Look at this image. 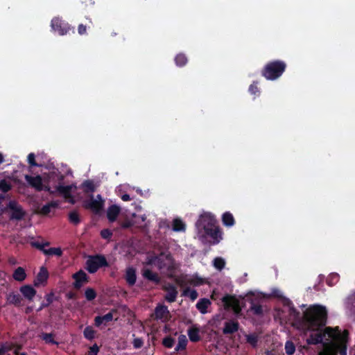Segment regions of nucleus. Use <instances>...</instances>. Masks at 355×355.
<instances>
[{
  "label": "nucleus",
  "instance_id": "nucleus-17",
  "mask_svg": "<svg viewBox=\"0 0 355 355\" xmlns=\"http://www.w3.org/2000/svg\"><path fill=\"white\" fill-rule=\"evenodd\" d=\"M155 315L157 320L165 322L169 318L170 313L166 306L158 305L155 309Z\"/></svg>",
  "mask_w": 355,
  "mask_h": 355
},
{
  "label": "nucleus",
  "instance_id": "nucleus-34",
  "mask_svg": "<svg viewBox=\"0 0 355 355\" xmlns=\"http://www.w3.org/2000/svg\"><path fill=\"white\" fill-rule=\"evenodd\" d=\"M222 220L224 225L225 226L231 227L234 224V217L230 212L224 213L222 217Z\"/></svg>",
  "mask_w": 355,
  "mask_h": 355
},
{
  "label": "nucleus",
  "instance_id": "nucleus-39",
  "mask_svg": "<svg viewBox=\"0 0 355 355\" xmlns=\"http://www.w3.org/2000/svg\"><path fill=\"white\" fill-rule=\"evenodd\" d=\"M187 343V337L184 335H180L178 337V343L175 347L176 351L184 349L186 347Z\"/></svg>",
  "mask_w": 355,
  "mask_h": 355
},
{
  "label": "nucleus",
  "instance_id": "nucleus-12",
  "mask_svg": "<svg viewBox=\"0 0 355 355\" xmlns=\"http://www.w3.org/2000/svg\"><path fill=\"white\" fill-rule=\"evenodd\" d=\"M25 180H26L29 185L35 188L36 190H46V188L45 187L46 179H44L43 175L42 177L40 175L31 176L26 175H25Z\"/></svg>",
  "mask_w": 355,
  "mask_h": 355
},
{
  "label": "nucleus",
  "instance_id": "nucleus-59",
  "mask_svg": "<svg viewBox=\"0 0 355 355\" xmlns=\"http://www.w3.org/2000/svg\"><path fill=\"white\" fill-rule=\"evenodd\" d=\"M46 300L48 301L49 303H51V296L47 295Z\"/></svg>",
  "mask_w": 355,
  "mask_h": 355
},
{
  "label": "nucleus",
  "instance_id": "nucleus-40",
  "mask_svg": "<svg viewBox=\"0 0 355 355\" xmlns=\"http://www.w3.org/2000/svg\"><path fill=\"white\" fill-rule=\"evenodd\" d=\"M334 330L335 331H338L339 332V336H338L337 337H335V338H330L331 339H334V340H342V341H345L347 340V338H348V336H349V332L347 330H344V331L343 333H341L340 330L338 329V327H336V328H333Z\"/></svg>",
  "mask_w": 355,
  "mask_h": 355
},
{
  "label": "nucleus",
  "instance_id": "nucleus-29",
  "mask_svg": "<svg viewBox=\"0 0 355 355\" xmlns=\"http://www.w3.org/2000/svg\"><path fill=\"white\" fill-rule=\"evenodd\" d=\"M259 81H254L248 88V92L253 96V98H255L260 96L261 91L259 87H258Z\"/></svg>",
  "mask_w": 355,
  "mask_h": 355
},
{
  "label": "nucleus",
  "instance_id": "nucleus-47",
  "mask_svg": "<svg viewBox=\"0 0 355 355\" xmlns=\"http://www.w3.org/2000/svg\"><path fill=\"white\" fill-rule=\"evenodd\" d=\"M42 338L46 343L58 344V343L54 340L53 335L51 334H44L42 335Z\"/></svg>",
  "mask_w": 355,
  "mask_h": 355
},
{
  "label": "nucleus",
  "instance_id": "nucleus-52",
  "mask_svg": "<svg viewBox=\"0 0 355 355\" xmlns=\"http://www.w3.org/2000/svg\"><path fill=\"white\" fill-rule=\"evenodd\" d=\"M143 340L139 338H136L133 340V345L136 349L140 348L143 345Z\"/></svg>",
  "mask_w": 355,
  "mask_h": 355
},
{
  "label": "nucleus",
  "instance_id": "nucleus-54",
  "mask_svg": "<svg viewBox=\"0 0 355 355\" xmlns=\"http://www.w3.org/2000/svg\"><path fill=\"white\" fill-rule=\"evenodd\" d=\"M101 236L103 239H108L112 236V232L109 230H103L101 232Z\"/></svg>",
  "mask_w": 355,
  "mask_h": 355
},
{
  "label": "nucleus",
  "instance_id": "nucleus-25",
  "mask_svg": "<svg viewBox=\"0 0 355 355\" xmlns=\"http://www.w3.org/2000/svg\"><path fill=\"white\" fill-rule=\"evenodd\" d=\"M172 230L175 232H183L186 230V224L179 218H174L172 222Z\"/></svg>",
  "mask_w": 355,
  "mask_h": 355
},
{
  "label": "nucleus",
  "instance_id": "nucleus-19",
  "mask_svg": "<svg viewBox=\"0 0 355 355\" xmlns=\"http://www.w3.org/2000/svg\"><path fill=\"white\" fill-rule=\"evenodd\" d=\"M211 304V302L209 299L202 298L197 302L196 308L202 314H205L208 312L207 309Z\"/></svg>",
  "mask_w": 355,
  "mask_h": 355
},
{
  "label": "nucleus",
  "instance_id": "nucleus-53",
  "mask_svg": "<svg viewBox=\"0 0 355 355\" xmlns=\"http://www.w3.org/2000/svg\"><path fill=\"white\" fill-rule=\"evenodd\" d=\"M35 155L34 153H30L28 155V162L31 166H37V164L35 162Z\"/></svg>",
  "mask_w": 355,
  "mask_h": 355
},
{
  "label": "nucleus",
  "instance_id": "nucleus-28",
  "mask_svg": "<svg viewBox=\"0 0 355 355\" xmlns=\"http://www.w3.org/2000/svg\"><path fill=\"white\" fill-rule=\"evenodd\" d=\"M13 278L18 282L24 281L26 277L25 270L21 267H18L13 272Z\"/></svg>",
  "mask_w": 355,
  "mask_h": 355
},
{
  "label": "nucleus",
  "instance_id": "nucleus-31",
  "mask_svg": "<svg viewBox=\"0 0 355 355\" xmlns=\"http://www.w3.org/2000/svg\"><path fill=\"white\" fill-rule=\"evenodd\" d=\"M125 279L130 285H133L136 282L135 270L132 268L127 269L125 272Z\"/></svg>",
  "mask_w": 355,
  "mask_h": 355
},
{
  "label": "nucleus",
  "instance_id": "nucleus-44",
  "mask_svg": "<svg viewBox=\"0 0 355 355\" xmlns=\"http://www.w3.org/2000/svg\"><path fill=\"white\" fill-rule=\"evenodd\" d=\"M84 336L88 339L92 340L94 338L95 331L92 327H87L84 330Z\"/></svg>",
  "mask_w": 355,
  "mask_h": 355
},
{
  "label": "nucleus",
  "instance_id": "nucleus-64",
  "mask_svg": "<svg viewBox=\"0 0 355 355\" xmlns=\"http://www.w3.org/2000/svg\"><path fill=\"white\" fill-rule=\"evenodd\" d=\"M19 355H26L24 353H21Z\"/></svg>",
  "mask_w": 355,
  "mask_h": 355
},
{
  "label": "nucleus",
  "instance_id": "nucleus-7",
  "mask_svg": "<svg viewBox=\"0 0 355 355\" xmlns=\"http://www.w3.org/2000/svg\"><path fill=\"white\" fill-rule=\"evenodd\" d=\"M323 327H322L318 331L317 334H312L307 338L306 343L309 345H318L322 343L323 339L327 336L329 338H335L339 336V332L335 331L331 327H325L323 331H321V329Z\"/></svg>",
  "mask_w": 355,
  "mask_h": 355
},
{
  "label": "nucleus",
  "instance_id": "nucleus-37",
  "mask_svg": "<svg viewBox=\"0 0 355 355\" xmlns=\"http://www.w3.org/2000/svg\"><path fill=\"white\" fill-rule=\"evenodd\" d=\"M245 342L255 347L258 343V335L256 334H245Z\"/></svg>",
  "mask_w": 355,
  "mask_h": 355
},
{
  "label": "nucleus",
  "instance_id": "nucleus-42",
  "mask_svg": "<svg viewBox=\"0 0 355 355\" xmlns=\"http://www.w3.org/2000/svg\"><path fill=\"white\" fill-rule=\"evenodd\" d=\"M285 351L287 355H293L295 353V346L292 341L288 340L286 342Z\"/></svg>",
  "mask_w": 355,
  "mask_h": 355
},
{
  "label": "nucleus",
  "instance_id": "nucleus-4",
  "mask_svg": "<svg viewBox=\"0 0 355 355\" xmlns=\"http://www.w3.org/2000/svg\"><path fill=\"white\" fill-rule=\"evenodd\" d=\"M286 69L284 61L275 60L267 62L261 71V74L268 80H275L280 78Z\"/></svg>",
  "mask_w": 355,
  "mask_h": 355
},
{
  "label": "nucleus",
  "instance_id": "nucleus-20",
  "mask_svg": "<svg viewBox=\"0 0 355 355\" xmlns=\"http://www.w3.org/2000/svg\"><path fill=\"white\" fill-rule=\"evenodd\" d=\"M86 277H87V275L85 274V272H83V271H80L76 274L73 275V278L75 279V282H74V286L76 288H80L81 287L83 284L86 282Z\"/></svg>",
  "mask_w": 355,
  "mask_h": 355
},
{
  "label": "nucleus",
  "instance_id": "nucleus-8",
  "mask_svg": "<svg viewBox=\"0 0 355 355\" xmlns=\"http://www.w3.org/2000/svg\"><path fill=\"white\" fill-rule=\"evenodd\" d=\"M176 281L180 287L189 286H199L207 283L206 278L200 277L198 275H182L177 278Z\"/></svg>",
  "mask_w": 355,
  "mask_h": 355
},
{
  "label": "nucleus",
  "instance_id": "nucleus-21",
  "mask_svg": "<svg viewBox=\"0 0 355 355\" xmlns=\"http://www.w3.org/2000/svg\"><path fill=\"white\" fill-rule=\"evenodd\" d=\"M120 212V207L117 205L110 206L107 211V218L110 222H113L116 220Z\"/></svg>",
  "mask_w": 355,
  "mask_h": 355
},
{
  "label": "nucleus",
  "instance_id": "nucleus-18",
  "mask_svg": "<svg viewBox=\"0 0 355 355\" xmlns=\"http://www.w3.org/2000/svg\"><path fill=\"white\" fill-rule=\"evenodd\" d=\"M20 292L23 296L29 301L33 300L36 295L35 289L30 285H25L20 288Z\"/></svg>",
  "mask_w": 355,
  "mask_h": 355
},
{
  "label": "nucleus",
  "instance_id": "nucleus-61",
  "mask_svg": "<svg viewBox=\"0 0 355 355\" xmlns=\"http://www.w3.org/2000/svg\"><path fill=\"white\" fill-rule=\"evenodd\" d=\"M136 191H137L138 193H139L140 195H142V193H141V191L140 189H137Z\"/></svg>",
  "mask_w": 355,
  "mask_h": 355
},
{
  "label": "nucleus",
  "instance_id": "nucleus-35",
  "mask_svg": "<svg viewBox=\"0 0 355 355\" xmlns=\"http://www.w3.org/2000/svg\"><path fill=\"white\" fill-rule=\"evenodd\" d=\"M133 190H135V188L129 184H121L117 187L116 192L118 195H121L123 193H131Z\"/></svg>",
  "mask_w": 355,
  "mask_h": 355
},
{
  "label": "nucleus",
  "instance_id": "nucleus-60",
  "mask_svg": "<svg viewBox=\"0 0 355 355\" xmlns=\"http://www.w3.org/2000/svg\"><path fill=\"white\" fill-rule=\"evenodd\" d=\"M136 209L137 211H139L141 209V207L140 206H136Z\"/></svg>",
  "mask_w": 355,
  "mask_h": 355
},
{
  "label": "nucleus",
  "instance_id": "nucleus-9",
  "mask_svg": "<svg viewBox=\"0 0 355 355\" xmlns=\"http://www.w3.org/2000/svg\"><path fill=\"white\" fill-rule=\"evenodd\" d=\"M146 225V216L145 214L138 215L133 214L131 219H129L128 218L125 219V221L122 223V227L124 228H128L132 226L144 227Z\"/></svg>",
  "mask_w": 355,
  "mask_h": 355
},
{
  "label": "nucleus",
  "instance_id": "nucleus-13",
  "mask_svg": "<svg viewBox=\"0 0 355 355\" xmlns=\"http://www.w3.org/2000/svg\"><path fill=\"white\" fill-rule=\"evenodd\" d=\"M103 206V200L100 195L96 198L92 196L88 200L85 202V207L92 209L94 212H99Z\"/></svg>",
  "mask_w": 355,
  "mask_h": 355
},
{
  "label": "nucleus",
  "instance_id": "nucleus-41",
  "mask_svg": "<svg viewBox=\"0 0 355 355\" xmlns=\"http://www.w3.org/2000/svg\"><path fill=\"white\" fill-rule=\"evenodd\" d=\"M175 62L177 66L182 67L187 62V58L184 54H178L175 58Z\"/></svg>",
  "mask_w": 355,
  "mask_h": 355
},
{
  "label": "nucleus",
  "instance_id": "nucleus-58",
  "mask_svg": "<svg viewBox=\"0 0 355 355\" xmlns=\"http://www.w3.org/2000/svg\"><path fill=\"white\" fill-rule=\"evenodd\" d=\"M3 161H4L3 155L1 153H0V164L3 162Z\"/></svg>",
  "mask_w": 355,
  "mask_h": 355
},
{
  "label": "nucleus",
  "instance_id": "nucleus-43",
  "mask_svg": "<svg viewBox=\"0 0 355 355\" xmlns=\"http://www.w3.org/2000/svg\"><path fill=\"white\" fill-rule=\"evenodd\" d=\"M225 265V261L223 259L220 257H216L213 261V266L217 270H222Z\"/></svg>",
  "mask_w": 355,
  "mask_h": 355
},
{
  "label": "nucleus",
  "instance_id": "nucleus-16",
  "mask_svg": "<svg viewBox=\"0 0 355 355\" xmlns=\"http://www.w3.org/2000/svg\"><path fill=\"white\" fill-rule=\"evenodd\" d=\"M48 278V270L45 267L42 266L40 268V271L34 280V285L35 286H44Z\"/></svg>",
  "mask_w": 355,
  "mask_h": 355
},
{
  "label": "nucleus",
  "instance_id": "nucleus-26",
  "mask_svg": "<svg viewBox=\"0 0 355 355\" xmlns=\"http://www.w3.org/2000/svg\"><path fill=\"white\" fill-rule=\"evenodd\" d=\"M166 300L170 302H174L176 299L178 291L174 286H168L166 288Z\"/></svg>",
  "mask_w": 355,
  "mask_h": 355
},
{
  "label": "nucleus",
  "instance_id": "nucleus-14",
  "mask_svg": "<svg viewBox=\"0 0 355 355\" xmlns=\"http://www.w3.org/2000/svg\"><path fill=\"white\" fill-rule=\"evenodd\" d=\"M51 26L52 30L60 35H65L69 29L68 24L62 21L58 17L52 19Z\"/></svg>",
  "mask_w": 355,
  "mask_h": 355
},
{
  "label": "nucleus",
  "instance_id": "nucleus-5",
  "mask_svg": "<svg viewBox=\"0 0 355 355\" xmlns=\"http://www.w3.org/2000/svg\"><path fill=\"white\" fill-rule=\"evenodd\" d=\"M150 265H155L160 269L166 270L168 275H173V271L176 269L177 265L168 254L162 253L158 257L152 258L149 261Z\"/></svg>",
  "mask_w": 355,
  "mask_h": 355
},
{
  "label": "nucleus",
  "instance_id": "nucleus-3",
  "mask_svg": "<svg viewBox=\"0 0 355 355\" xmlns=\"http://www.w3.org/2000/svg\"><path fill=\"white\" fill-rule=\"evenodd\" d=\"M198 238L203 243H218L223 239V234L216 225L214 216L210 213L201 214L196 222Z\"/></svg>",
  "mask_w": 355,
  "mask_h": 355
},
{
  "label": "nucleus",
  "instance_id": "nucleus-32",
  "mask_svg": "<svg viewBox=\"0 0 355 355\" xmlns=\"http://www.w3.org/2000/svg\"><path fill=\"white\" fill-rule=\"evenodd\" d=\"M238 330V323L234 321L225 323L223 332L225 334H232Z\"/></svg>",
  "mask_w": 355,
  "mask_h": 355
},
{
  "label": "nucleus",
  "instance_id": "nucleus-62",
  "mask_svg": "<svg viewBox=\"0 0 355 355\" xmlns=\"http://www.w3.org/2000/svg\"><path fill=\"white\" fill-rule=\"evenodd\" d=\"M319 355H328V354H327L326 353H324V352H320L319 354Z\"/></svg>",
  "mask_w": 355,
  "mask_h": 355
},
{
  "label": "nucleus",
  "instance_id": "nucleus-56",
  "mask_svg": "<svg viewBox=\"0 0 355 355\" xmlns=\"http://www.w3.org/2000/svg\"><path fill=\"white\" fill-rule=\"evenodd\" d=\"M98 352V347L97 345H94L90 348V352L88 355H96Z\"/></svg>",
  "mask_w": 355,
  "mask_h": 355
},
{
  "label": "nucleus",
  "instance_id": "nucleus-51",
  "mask_svg": "<svg viewBox=\"0 0 355 355\" xmlns=\"http://www.w3.org/2000/svg\"><path fill=\"white\" fill-rule=\"evenodd\" d=\"M12 349V345L10 344H4L0 347V355H3L6 352Z\"/></svg>",
  "mask_w": 355,
  "mask_h": 355
},
{
  "label": "nucleus",
  "instance_id": "nucleus-49",
  "mask_svg": "<svg viewBox=\"0 0 355 355\" xmlns=\"http://www.w3.org/2000/svg\"><path fill=\"white\" fill-rule=\"evenodd\" d=\"M85 297L88 300H92L96 297V293H95L94 290H93L92 288H87L85 291Z\"/></svg>",
  "mask_w": 355,
  "mask_h": 355
},
{
  "label": "nucleus",
  "instance_id": "nucleus-36",
  "mask_svg": "<svg viewBox=\"0 0 355 355\" xmlns=\"http://www.w3.org/2000/svg\"><path fill=\"white\" fill-rule=\"evenodd\" d=\"M339 279L340 276L338 273L332 272L327 278L326 282L329 286H333L339 281Z\"/></svg>",
  "mask_w": 355,
  "mask_h": 355
},
{
  "label": "nucleus",
  "instance_id": "nucleus-38",
  "mask_svg": "<svg viewBox=\"0 0 355 355\" xmlns=\"http://www.w3.org/2000/svg\"><path fill=\"white\" fill-rule=\"evenodd\" d=\"M143 275L149 280L154 282H158L159 280L158 275L148 268L144 269Z\"/></svg>",
  "mask_w": 355,
  "mask_h": 355
},
{
  "label": "nucleus",
  "instance_id": "nucleus-50",
  "mask_svg": "<svg viewBox=\"0 0 355 355\" xmlns=\"http://www.w3.org/2000/svg\"><path fill=\"white\" fill-rule=\"evenodd\" d=\"M163 344L165 347L171 348L173 346L174 344V340L171 338H166L163 340Z\"/></svg>",
  "mask_w": 355,
  "mask_h": 355
},
{
  "label": "nucleus",
  "instance_id": "nucleus-48",
  "mask_svg": "<svg viewBox=\"0 0 355 355\" xmlns=\"http://www.w3.org/2000/svg\"><path fill=\"white\" fill-rule=\"evenodd\" d=\"M11 188L10 184L6 180H2L0 182V190L3 192H7Z\"/></svg>",
  "mask_w": 355,
  "mask_h": 355
},
{
  "label": "nucleus",
  "instance_id": "nucleus-55",
  "mask_svg": "<svg viewBox=\"0 0 355 355\" xmlns=\"http://www.w3.org/2000/svg\"><path fill=\"white\" fill-rule=\"evenodd\" d=\"M130 194L131 193H123L119 196L123 201H128L133 198V197H130Z\"/></svg>",
  "mask_w": 355,
  "mask_h": 355
},
{
  "label": "nucleus",
  "instance_id": "nucleus-57",
  "mask_svg": "<svg viewBox=\"0 0 355 355\" xmlns=\"http://www.w3.org/2000/svg\"><path fill=\"white\" fill-rule=\"evenodd\" d=\"M86 33V27L83 25V24H80L78 26V33L80 35H83Z\"/></svg>",
  "mask_w": 355,
  "mask_h": 355
},
{
  "label": "nucleus",
  "instance_id": "nucleus-10",
  "mask_svg": "<svg viewBox=\"0 0 355 355\" xmlns=\"http://www.w3.org/2000/svg\"><path fill=\"white\" fill-rule=\"evenodd\" d=\"M106 265L107 261L103 256L92 257L87 261V269L91 273L95 272L99 268Z\"/></svg>",
  "mask_w": 355,
  "mask_h": 355
},
{
  "label": "nucleus",
  "instance_id": "nucleus-2",
  "mask_svg": "<svg viewBox=\"0 0 355 355\" xmlns=\"http://www.w3.org/2000/svg\"><path fill=\"white\" fill-rule=\"evenodd\" d=\"M289 315L296 322H302L309 331H318L324 327L327 320V311L321 305H313L309 307L302 316L295 307L289 308Z\"/></svg>",
  "mask_w": 355,
  "mask_h": 355
},
{
  "label": "nucleus",
  "instance_id": "nucleus-46",
  "mask_svg": "<svg viewBox=\"0 0 355 355\" xmlns=\"http://www.w3.org/2000/svg\"><path fill=\"white\" fill-rule=\"evenodd\" d=\"M69 218L71 223L78 224L80 222V216L77 211H71L69 214Z\"/></svg>",
  "mask_w": 355,
  "mask_h": 355
},
{
  "label": "nucleus",
  "instance_id": "nucleus-22",
  "mask_svg": "<svg viewBox=\"0 0 355 355\" xmlns=\"http://www.w3.org/2000/svg\"><path fill=\"white\" fill-rule=\"evenodd\" d=\"M97 187L98 184L93 180H86L82 184L81 189L84 192L88 193L94 192Z\"/></svg>",
  "mask_w": 355,
  "mask_h": 355
},
{
  "label": "nucleus",
  "instance_id": "nucleus-27",
  "mask_svg": "<svg viewBox=\"0 0 355 355\" xmlns=\"http://www.w3.org/2000/svg\"><path fill=\"white\" fill-rule=\"evenodd\" d=\"M200 330L198 327L196 326L191 327L188 330V336L191 341L196 342L198 341L200 338Z\"/></svg>",
  "mask_w": 355,
  "mask_h": 355
},
{
  "label": "nucleus",
  "instance_id": "nucleus-24",
  "mask_svg": "<svg viewBox=\"0 0 355 355\" xmlns=\"http://www.w3.org/2000/svg\"><path fill=\"white\" fill-rule=\"evenodd\" d=\"M113 319V313L110 312L103 316H97L95 318V324L98 327L103 324H106Z\"/></svg>",
  "mask_w": 355,
  "mask_h": 355
},
{
  "label": "nucleus",
  "instance_id": "nucleus-23",
  "mask_svg": "<svg viewBox=\"0 0 355 355\" xmlns=\"http://www.w3.org/2000/svg\"><path fill=\"white\" fill-rule=\"evenodd\" d=\"M59 205L58 201H52L44 205L37 212L42 215H46L51 211L52 209H55Z\"/></svg>",
  "mask_w": 355,
  "mask_h": 355
},
{
  "label": "nucleus",
  "instance_id": "nucleus-30",
  "mask_svg": "<svg viewBox=\"0 0 355 355\" xmlns=\"http://www.w3.org/2000/svg\"><path fill=\"white\" fill-rule=\"evenodd\" d=\"M7 302L15 305H19L21 302V297L19 294L11 293L7 295Z\"/></svg>",
  "mask_w": 355,
  "mask_h": 355
},
{
  "label": "nucleus",
  "instance_id": "nucleus-63",
  "mask_svg": "<svg viewBox=\"0 0 355 355\" xmlns=\"http://www.w3.org/2000/svg\"><path fill=\"white\" fill-rule=\"evenodd\" d=\"M45 305H42L41 307H40L39 310H41L42 309L43 306H44Z\"/></svg>",
  "mask_w": 355,
  "mask_h": 355
},
{
  "label": "nucleus",
  "instance_id": "nucleus-33",
  "mask_svg": "<svg viewBox=\"0 0 355 355\" xmlns=\"http://www.w3.org/2000/svg\"><path fill=\"white\" fill-rule=\"evenodd\" d=\"M183 289V295L189 297L191 300H195L198 297V293L194 289H191L189 286L182 287Z\"/></svg>",
  "mask_w": 355,
  "mask_h": 355
},
{
  "label": "nucleus",
  "instance_id": "nucleus-15",
  "mask_svg": "<svg viewBox=\"0 0 355 355\" xmlns=\"http://www.w3.org/2000/svg\"><path fill=\"white\" fill-rule=\"evenodd\" d=\"M7 209L9 211L10 217L12 219L19 220L24 215V211L21 206L13 200L9 202Z\"/></svg>",
  "mask_w": 355,
  "mask_h": 355
},
{
  "label": "nucleus",
  "instance_id": "nucleus-6",
  "mask_svg": "<svg viewBox=\"0 0 355 355\" xmlns=\"http://www.w3.org/2000/svg\"><path fill=\"white\" fill-rule=\"evenodd\" d=\"M264 297L262 293L255 294L250 291L245 293V302L248 301L250 303V306L248 311H251L257 316H261L263 314V307L261 304V301Z\"/></svg>",
  "mask_w": 355,
  "mask_h": 355
},
{
  "label": "nucleus",
  "instance_id": "nucleus-45",
  "mask_svg": "<svg viewBox=\"0 0 355 355\" xmlns=\"http://www.w3.org/2000/svg\"><path fill=\"white\" fill-rule=\"evenodd\" d=\"M44 252L48 255L60 256L62 254V250L60 248H51L48 250H44Z\"/></svg>",
  "mask_w": 355,
  "mask_h": 355
},
{
  "label": "nucleus",
  "instance_id": "nucleus-1",
  "mask_svg": "<svg viewBox=\"0 0 355 355\" xmlns=\"http://www.w3.org/2000/svg\"><path fill=\"white\" fill-rule=\"evenodd\" d=\"M44 179H46L45 187L50 193H59L65 200L74 204L82 199V196L77 192V187L73 184L64 186L62 184L63 176L58 169L54 166L51 167L48 172L43 173Z\"/></svg>",
  "mask_w": 355,
  "mask_h": 355
},
{
  "label": "nucleus",
  "instance_id": "nucleus-11",
  "mask_svg": "<svg viewBox=\"0 0 355 355\" xmlns=\"http://www.w3.org/2000/svg\"><path fill=\"white\" fill-rule=\"evenodd\" d=\"M222 302L225 309L232 310L234 313L241 311L239 301L234 296L225 295L223 297Z\"/></svg>",
  "mask_w": 355,
  "mask_h": 355
}]
</instances>
